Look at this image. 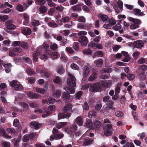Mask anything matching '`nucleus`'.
Instances as JSON below:
<instances>
[{"label": "nucleus", "mask_w": 147, "mask_h": 147, "mask_svg": "<svg viewBox=\"0 0 147 147\" xmlns=\"http://www.w3.org/2000/svg\"><path fill=\"white\" fill-rule=\"evenodd\" d=\"M90 87V90L91 92L98 90L100 89V85L98 83H96L93 85L90 84H86L83 86V88L85 89H87Z\"/></svg>", "instance_id": "1"}, {"label": "nucleus", "mask_w": 147, "mask_h": 147, "mask_svg": "<svg viewBox=\"0 0 147 147\" xmlns=\"http://www.w3.org/2000/svg\"><path fill=\"white\" fill-rule=\"evenodd\" d=\"M68 76L71 77L69 78L67 80V83L69 87H74L76 86V84L75 82L76 79L70 73H68Z\"/></svg>", "instance_id": "2"}, {"label": "nucleus", "mask_w": 147, "mask_h": 147, "mask_svg": "<svg viewBox=\"0 0 147 147\" xmlns=\"http://www.w3.org/2000/svg\"><path fill=\"white\" fill-rule=\"evenodd\" d=\"M132 45L138 49H141L144 47V43L142 40H139L134 41L133 42Z\"/></svg>", "instance_id": "3"}, {"label": "nucleus", "mask_w": 147, "mask_h": 147, "mask_svg": "<svg viewBox=\"0 0 147 147\" xmlns=\"http://www.w3.org/2000/svg\"><path fill=\"white\" fill-rule=\"evenodd\" d=\"M48 111L44 108L40 109L38 110H35L36 112L38 111L40 113L42 114V116L43 118L46 117L51 114L50 112Z\"/></svg>", "instance_id": "4"}, {"label": "nucleus", "mask_w": 147, "mask_h": 147, "mask_svg": "<svg viewBox=\"0 0 147 147\" xmlns=\"http://www.w3.org/2000/svg\"><path fill=\"white\" fill-rule=\"evenodd\" d=\"M62 96L65 102H70L72 100V97L68 92H63Z\"/></svg>", "instance_id": "5"}, {"label": "nucleus", "mask_w": 147, "mask_h": 147, "mask_svg": "<svg viewBox=\"0 0 147 147\" xmlns=\"http://www.w3.org/2000/svg\"><path fill=\"white\" fill-rule=\"evenodd\" d=\"M78 41L82 46L86 45L88 42V38L86 36H83L79 38Z\"/></svg>", "instance_id": "6"}, {"label": "nucleus", "mask_w": 147, "mask_h": 147, "mask_svg": "<svg viewBox=\"0 0 147 147\" xmlns=\"http://www.w3.org/2000/svg\"><path fill=\"white\" fill-rule=\"evenodd\" d=\"M112 130V126L111 124H108L106 130L104 132V135L106 136L111 135V131Z\"/></svg>", "instance_id": "7"}, {"label": "nucleus", "mask_w": 147, "mask_h": 147, "mask_svg": "<svg viewBox=\"0 0 147 147\" xmlns=\"http://www.w3.org/2000/svg\"><path fill=\"white\" fill-rule=\"evenodd\" d=\"M127 19L129 21L133 22L136 25H140L141 23V22L140 20L135 19L131 17H127Z\"/></svg>", "instance_id": "8"}, {"label": "nucleus", "mask_w": 147, "mask_h": 147, "mask_svg": "<svg viewBox=\"0 0 147 147\" xmlns=\"http://www.w3.org/2000/svg\"><path fill=\"white\" fill-rule=\"evenodd\" d=\"M21 32L25 35L28 36L30 35L32 32L31 29L28 27H26L22 29Z\"/></svg>", "instance_id": "9"}, {"label": "nucleus", "mask_w": 147, "mask_h": 147, "mask_svg": "<svg viewBox=\"0 0 147 147\" xmlns=\"http://www.w3.org/2000/svg\"><path fill=\"white\" fill-rule=\"evenodd\" d=\"M112 82L111 80L104 81L102 82V86L105 87H109L112 84Z\"/></svg>", "instance_id": "10"}, {"label": "nucleus", "mask_w": 147, "mask_h": 147, "mask_svg": "<svg viewBox=\"0 0 147 147\" xmlns=\"http://www.w3.org/2000/svg\"><path fill=\"white\" fill-rule=\"evenodd\" d=\"M70 114L69 113H67L66 115L64 113H62L59 114L58 115V120L60 119H63L65 118H68L70 116Z\"/></svg>", "instance_id": "11"}, {"label": "nucleus", "mask_w": 147, "mask_h": 147, "mask_svg": "<svg viewBox=\"0 0 147 147\" xmlns=\"http://www.w3.org/2000/svg\"><path fill=\"white\" fill-rule=\"evenodd\" d=\"M72 108V106L71 104L68 103L62 108V110L64 112H68L71 111Z\"/></svg>", "instance_id": "12"}, {"label": "nucleus", "mask_w": 147, "mask_h": 147, "mask_svg": "<svg viewBox=\"0 0 147 147\" xmlns=\"http://www.w3.org/2000/svg\"><path fill=\"white\" fill-rule=\"evenodd\" d=\"M75 122L79 126H82L83 124V119L80 116H78L76 118Z\"/></svg>", "instance_id": "13"}, {"label": "nucleus", "mask_w": 147, "mask_h": 147, "mask_svg": "<svg viewBox=\"0 0 147 147\" xmlns=\"http://www.w3.org/2000/svg\"><path fill=\"white\" fill-rule=\"evenodd\" d=\"M98 17L103 22L107 21L108 18V17L107 15L102 14H98Z\"/></svg>", "instance_id": "14"}, {"label": "nucleus", "mask_w": 147, "mask_h": 147, "mask_svg": "<svg viewBox=\"0 0 147 147\" xmlns=\"http://www.w3.org/2000/svg\"><path fill=\"white\" fill-rule=\"evenodd\" d=\"M107 106L105 107L106 110H109L111 109L114 105V102L112 100H109L107 103Z\"/></svg>", "instance_id": "15"}, {"label": "nucleus", "mask_w": 147, "mask_h": 147, "mask_svg": "<svg viewBox=\"0 0 147 147\" xmlns=\"http://www.w3.org/2000/svg\"><path fill=\"white\" fill-rule=\"evenodd\" d=\"M24 18V22L23 24L24 25H27L29 23V18L28 15L26 13H24L23 14Z\"/></svg>", "instance_id": "16"}, {"label": "nucleus", "mask_w": 147, "mask_h": 147, "mask_svg": "<svg viewBox=\"0 0 147 147\" xmlns=\"http://www.w3.org/2000/svg\"><path fill=\"white\" fill-rule=\"evenodd\" d=\"M133 11L134 12L133 13L136 16H143L145 15L141 12V10L139 9L135 8L133 9Z\"/></svg>", "instance_id": "17"}, {"label": "nucleus", "mask_w": 147, "mask_h": 147, "mask_svg": "<svg viewBox=\"0 0 147 147\" xmlns=\"http://www.w3.org/2000/svg\"><path fill=\"white\" fill-rule=\"evenodd\" d=\"M30 125L34 127L36 129H38L41 126V124L35 122H32L30 123Z\"/></svg>", "instance_id": "18"}, {"label": "nucleus", "mask_w": 147, "mask_h": 147, "mask_svg": "<svg viewBox=\"0 0 147 147\" xmlns=\"http://www.w3.org/2000/svg\"><path fill=\"white\" fill-rule=\"evenodd\" d=\"M27 95L28 97L32 98H35L40 97V96L36 95L34 92H28Z\"/></svg>", "instance_id": "19"}, {"label": "nucleus", "mask_w": 147, "mask_h": 147, "mask_svg": "<svg viewBox=\"0 0 147 147\" xmlns=\"http://www.w3.org/2000/svg\"><path fill=\"white\" fill-rule=\"evenodd\" d=\"M10 23V21L9 20L7 21L5 23V24L7 25V29L9 30H11L15 28V25L13 24H9Z\"/></svg>", "instance_id": "20"}, {"label": "nucleus", "mask_w": 147, "mask_h": 147, "mask_svg": "<svg viewBox=\"0 0 147 147\" xmlns=\"http://www.w3.org/2000/svg\"><path fill=\"white\" fill-rule=\"evenodd\" d=\"M103 62V60L100 59L94 61V63L96 65L97 67H100L102 66Z\"/></svg>", "instance_id": "21"}, {"label": "nucleus", "mask_w": 147, "mask_h": 147, "mask_svg": "<svg viewBox=\"0 0 147 147\" xmlns=\"http://www.w3.org/2000/svg\"><path fill=\"white\" fill-rule=\"evenodd\" d=\"M119 92H109V94L111 96H112V98L113 99L115 100L117 99L118 98Z\"/></svg>", "instance_id": "22"}, {"label": "nucleus", "mask_w": 147, "mask_h": 147, "mask_svg": "<svg viewBox=\"0 0 147 147\" xmlns=\"http://www.w3.org/2000/svg\"><path fill=\"white\" fill-rule=\"evenodd\" d=\"M92 142V140H90L89 138H86L85 140V141L83 143V145L86 146L91 143Z\"/></svg>", "instance_id": "23"}, {"label": "nucleus", "mask_w": 147, "mask_h": 147, "mask_svg": "<svg viewBox=\"0 0 147 147\" xmlns=\"http://www.w3.org/2000/svg\"><path fill=\"white\" fill-rule=\"evenodd\" d=\"M88 116L90 118H94L96 117V113L94 111H90L89 112Z\"/></svg>", "instance_id": "24"}, {"label": "nucleus", "mask_w": 147, "mask_h": 147, "mask_svg": "<svg viewBox=\"0 0 147 147\" xmlns=\"http://www.w3.org/2000/svg\"><path fill=\"white\" fill-rule=\"evenodd\" d=\"M103 56L102 52L101 51H99L96 52L94 54V55L93 56L94 58L98 56V57H102Z\"/></svg>", "instance_id": "25"}, {"label": "nucleus", "mask_w": 147, "mask_h": 147, "mask_svg": "<svg viewBox=\"0 0 147 147\" xmlns=\"http://www.w3.org/2000/svg\"><path fill=\"white\" fill-rule=\"evenodd\" d=\"M90 70L88 67H86L84 69L83 75L84 76L86 77L88 75Z\"/></svg>", "instance_id": "26"}, {"label": "nucleus", "mask_w": 147, "mask_h": 147, "mask_svg": "<svg viewBox=\"0 0 147 147\" xmlns=\"http://www.w3.org/2000/svg\"><path fill=\"white\" fill-rule=\"evenodd\" d=\"M39 10L41 13H43L47 12V9L46 7L45 6H42L39 8Z\"/></svg>", "instance_id": "27"}, {"label": "nucleus", "mask_w": 147, "mask_h": 147, "mask_svg": "<svg viewBox=\"0 0 147 147\" xmlns=\"http://www.w3.org/2000/svg\"><path fill=\"white\" fill-rule=\"evenodd\" d=\"M111 72V69L110 68H102L100 71V72L101 74H103L104 73H109Z\"/></svg>", "instance_id": "28"}, {"label": "nucleus", "mask_w": 147, "mask_h": 147, "mask_svg": "<svg viewBox=\"0 0 147 147\" xmlns=\"http://www.w3.org/2000/svg\"><path fill=\"white\" fill-rule=\"evenodd\" d=\"M117 4L120 11H122L123 10V3L121 1L118 0L117 1Z\"/></svg>", "instance_id": "29"}, {"label": "nucleus", "mask_w": 147, "mask_h": 147, "mask_svg": "<svg viewBox=\"0 0 147 147\" xmlns=\"http://www.w3.org/2000/svg\"><path fill=\"white\" fill-rule=\"evenodd\" d=\"M18 81L17 80H12L10 83V85L14 89L15 88L16 86L18 84Z\"/></svg>", "instance_id": "30"}, {"label": "nucleus", "mask_w": 147, "mask_h": 147, "mask_svg": "<svg viewBox=\"0 0 147 147\" xmlns=\"http://www.w3.org/2000/svg\"><path fill=\"white\" fill-rule=\"evenodd\" d=\"M8 16L6 15L3 16L0 15V21L5 22L8 19Z\"/></svg>", "instance_id": "31"}, {"label": "nucleus", "mask_w": 147, "mask_h": 147, "mask_svg": "<svg viewBox=\"0 0 147 147\" xmlns=\"http://www.w3.org/2000/svg\"><path fill=\"white\" fill-rule=\"evenodd\" d=\"M121 28V25L120 24L117 23L112 27V29L118 31Z\"/></svg>", "instance_id": "32"}, {"label": "nucleus", "mask_w": 147, "mask_h": 147, "mask_svg": "<svg viewBox=\"0 0 147 147\" xmlns=\"http://www.w3.org/2000/svg\"><path fill=\"white\" fill-rule=\"evenodd\" d=\"M52 59H57L59 57V55L57 52L55 51L52 53Z\"/></svg>", "instance_id": "33"}, {"label": "nucleus", "mask_w": 147, "mask_h": 147, "mask_svg": "<svg viewBox=\"0 0 147 147\" xmlns=\"http://www.w3.org/2000/svg\"><path fill=\"white\" fill-rule=\"evenodd\" d=\"M72 9L73 11H80L82 10L81 7L79 5H77L72 7Z\"/></svg>", "instance_id": "34"}, {"label": "nucleus", "mask_w": 147, "mask_h": 147, "mask_svg": "<svg viewBox=\"0 0 147 147\" xmlns=\"http://www.w3.org/2000/svg\"><path fill=\"white\" fill-rule=\"evenodd\" d=\"M56 107L54 105H51L49 106L48 108V111L50 112L51 114L52 111L55 110Z\"/></svg>", "instance_id": "35"}, {"label": "nucleus", "mask_w": 147, "mask_h": 147, "mask_svg": "<svg viewBox=\"0 0 147 147\" xmlns=\"http://www.w3.org/2000/svg\"><path fill=\"white\" fill-rule=\"evenodd\" d=\"M70 17L69 16H65L63 18L61 19L62 22L65 23L69 21Z\"/></svg>", "instance_id": "36"}, {"label": "nucleus", "mask_w": 147, "mask_h": 147, "mask_svg": "<svg viewBox=\"0 0 147 147\" xmlns=\"http://www.w3.org/2000/svg\"><path fill=\"white\" fill-rule=\"evenodd\" d=\"M55 102V99L51 97H49L47 102V104L49 105L51 104H53Z\"/></svg>", "instance_id": "37"}, {"label": "nucleus", "mask_w": 147, "mask_h": 147, "mask_svg": "<svg viewBox=\"0 0 147 147\" xmlns=\"http://www.w3.org/2000/svg\"><path fill=\"white\" fill-rule=\"evenodd\" d=\"M2 146L3 147H9L10 146V143L6 141H3L1 143Z\"/></svg>", "instance_id": "38"}, {"label": "nucleus", "mask_w": 147, "mask_h": 147, "mask_svg": "<svg viewBox=\"0 0 147 147\" xmlns=\"http://www.w3.org/2000/svg\"><path fill=\"white\" fill-rule=\"evenodd\" d=\"M23 88V86L21 84H18L14 89L17 91H20Z\"/></svg>", "instance_id": "39"}, {"label": "nucleus", "mask_w": 147, "mask_h": 147, "mask_svg": "<svg viewBox=\"0 0 147 147\" xmlns=\"http://www.w3.org/2000/svg\"><path fill=\"white\" fill-rule=\"evenodd\" d=\"M121 144H123V147H129V143L126 140H121L120 142Z\"/></svg>", "instance_id": "40"}, {"label": "nucleus", "mask_w": 147, "mask_h": 147, "mask_svg": "<svg viewBox=\"0 0 147 147\" xmlns=\"http://www.w3.org/2000/svg\"><path fill=\"white\" fill-rule=\"evenodd\" d=\"M108 22L111 26H113L116 23L115 20L114 19H109L108 20Z\"/></svg>", "instance_id": "41"}, {"label": "nucleus", "mask_w": 147, "mask_h": 147, "mask_svg": "<svg viewBox=\"0 0 147 147\" xmlns=\"http://www.w3.org/2000/svg\"><path fill=\"white\" fill-rule=\"evenodd\" d=\"M16 10L20 12H22L23 11V7L20 4L18 5L16 7Z\"/></svg>", "instance_id": "42"}, {"label": "nucleus", "mask_w": 147, "mask_h": 147, "mask_svg": "<svg viewBox=\"0 0 147 147\" xmlns=\"http://www.w3.org/2000/svg\"><path fill=\"white\" fill-rule=\"evenodd\" d=\"M1 134L2 136L5 138L10 139L11 138V136L8 135L5 133V131L4 130H3L2 131Z\"/></svg>", "instance_id": "43"}, {"label": "nucleus", "mask_w": 147, "mask_h": 147, "mask_svg": "<svg viewBox=\"0 0 147 147\" xmlns=\"http://www.w3.org/2000/svg\"><path fill=\"white\" fill-rule=\"evenodd\" d=\"M21 47L24 49H27L28 48V44L25 42H21Z\"/></svg>", "instance_id": "44"}, {"label": "nucleus", "mask_w": 147, "mask_h": 147, "mask_svg": "<svg viewBox=\"0 0 147 147\" xmlns=\"http://www.w3.org/2000/svg\"><path fill=\"white\" fill-rule=\"evenodd\" d=\"M32 25L33 26H37L40 24L38 20H33L31 22Z\"/></svg>", "instance_id": "45"}, {"label": "nucleus", "mask_w": 147, "mask_h": 147, "mask_svg": "<svg viewBox=\"0 0 147 147\" xmlns=\"http://www.w3.org/2000/svg\"><path fill=\"white\" fill-rule=\"evenodd\" d=\"M65 69L62 66L58 68L57 70V72L59 74H63L65 72Z\"/></svg>", "instance_id": "46"}, {"label": "nucleus", "mask_w": 147, "mask_h": 147, "mask_svg": "<svg viewBox=\"0 0 147 147\" xmlns=\"http://www.w3.org/2000/svg\"><path fill=\"white\" fill-rule=\"evenodd\" d=\"M21 42L20 41H14L12 43V45L13 47L20 46Z\"/></svg>", "instance_id": "47"}, {"label": "nucleus", "mask_w": 147, "mask_h": 147, "mask_svg": "<svg viewBox=\"0 0 147 147\" xmlns=\"http://www.w3.org/2000/svg\"><path fill=\"white\" fill-rule=\"evenodd\" d=\"M50 48L52 50L55 51L57 49L58 47L56 44L53 43L50 46Z\"/></svg>", "instance_id": "48"}, {"label": "nucleus", "mask_w": 147, "mask_h": 147, "mask_svg": "<svg viewBox=\"0 0 147 147\" xmlns=\"http://www.w3.org/2000/svg\"><path fill=\"white\" fill-rule=\"evenodd\" d=\"M96 77V75L95 74H91L88 78L89 81H93L95 80Z\"/></svg>", "instance_id": "49"}, {"label": "nucleus", "mask_w": 147, "mask_h": 147, "mask_svg": "<svg viewBox=\"0 0 147 147\" xmlns=\"http://www.w3.org/2000/svg\"><path fill=\"white\" fill-rule=\"evenodd\" d=\"M63 134H55V138L57 139H59L62 138L63 136Z\"/></svg>", "instance_id": "50"}, {"label": "nucleus", "mask_w": 147, "mask_h": 147, "mask_svg": "<svg viewBox=\"0 0 147 147\" xmlns=\"http://www.w3.org/2000/svg\"><path fill=\"white\" fill-rule=\"evenodd\" d=\"M48 24L50 27L52 28L57 27L58 26V25L56 23H53L51 22H49Z\"/></svg>", "instance_id": "51"}, {"label": "nucleus", "mask_w": 147, "mask_h": 147, "mask_svg": "<svg viewBox=\"0 0 147 147\" xmlns=\"http://www.w3.org/2000/svg\"><path fill=\"white\" fill-rule=\"evenodd\" d=\"M86 125L88 128L91 127L92 125V121L91 120H88L86 123Z\"/></svg>", "instance_id": "52"}, {"label": "nucleus", "mask_w": 147, "mask_h": 147, "mask_svg": "<svg viewBox=\"0 0 147 147\" xmlns=\"http://www.w3.org/2000/svg\"><path fill=\"white\" fill-rule=\"evenodd\" d=\"M115 115L118 117H121L123 115V113L121 111H117L115 113Z\"/></svg>", "instance_id": "53"}, {"label": "nucleus", "mask_w": 147, "mask_h": 147, "mask_svg": "<svg viewBox=\"0 0 147 147\" xmlns=\"http://www.w3.org/2000/svg\"><path fill=\"white\" fill-rule=\"evenodd\" d=\"M87 32L86 31H80L78 34L79 36L82 37L83 36H84L87 34Z\"/></svg>", "instance_id": "54"}, {"label": "nucleus", "mask_w": 147, "mask_h": 147, "mask_svg": "<svg viewBox=\"0 0 147 147\" xmlns=\"http://www.w3.org/2000/svg\"><path fill=\"white\" fill-rule=\"evenodd\" d=\"M146 61L145 59L144 58H141L138 61V63L139 64H142Z\"/></svg>", "instance_id": "55"}, {"label": "nucleus", "mask_w": 147, "mask_h": 147, "mask_svg": "<svg viewBox=\"0 0 147 147\" xmlns=\"http://www.w3.org/2000/svg\"><path fill=\"white\" fill-rule=\"evenodd\" d=\"M119 45H115L113 47V49L114 51H117L121 48Z\"/></svg>", "instance_id": "56"}, {"label": "nucleus", "mask_w": 147, "mask_h": 147, "mask_svg": "<svg viewBox=\"0 0 147 147\" xmlns=\"http://www.w3.org/2000/svg\"><path fill=\"white\" fill-rule=\"evenodd\" d=\"M13 50L14 51L19 53H21L22 51V50L21 48L18 47L14 48Z\"/></svg>", "instance_id": "57"}, {"label": "nucleus", "mask_w": 147, "mask_h": 147, "mask_svg": "<svg viewBox=\"0 0 147 147\" xmlns=\"http://www.w3.org/2000/svg\"><path fill=\"white\" fill-rule=\"evenodd\" d=\"M77 27L80 29H84L86 28V26L85 25L81 23L78 24L77 25Z\"/></svg>", "instance_id": "58"}, {"label": "nucleus", "mask_w": 147, "mask_h": 147, "mask_svg": "<svg viewBox=\"0 0 147 147\" xmlns=\"http://www.w3.org/2000/svg\"><path fill=\"white\" fill-rule=\"evenodd\" d=\"M71 67L74 69L78 70L79 68L78 66L75 63H72L71 65Z\"/></svg>", "instance_id": "59"}, {"label": "nucleus", "mask_w": 147, "mask_h": 147, "mask_svg": "<svg viewBox=\"0 0 147 147\" xmlns=\"http://www.w3.org/2000/svg\"><path fill=\"white\" fill-rule=\"evenodd\" d=\"M29 105L30 107H32L34 108H36L38 106V105L36 102L30 103L29 104Z\"/></svg>", "instance_id": "60"}, {"label": "nucleus", "mask_w": 147, "mask_h": 147, "mask_svg": "<svg viewBox=\"0 0 147 147\" xmlns=\"http://www.w3.org/2000/svg\"><path fill=\"white\" fill-rule=\"evenodd\" d=\"M66 50L70 53H72L74 52L72 48L69 47H67L66 48Z\"/></svg>", "instance_id": "61"}, {"label": "nucleus", "mask_w": 147, "mask_h": 147, "mask_svg": "<svg viewBox=\"0 0 147 147\" xmlns=\"http://www.w3.org/2000/svg\"><path fill=\"white\" fill-rule=\"evenodd\" d=\"M139 27V26L138 25H136L134 24H131L130 26V28L131 29H135Z\"/></svg>", "instance_id": "62"}, {"label": "nucleus", "mask_w": 147, "mask_h": 147, "mask_svg": "<svg viewBox=\"0 0 147 147\" xmlns=\"http://www.w3.org/2000/svg\"><path fill=\"white\" fill-rule=\"evenodd\" d=\"M94 126L97 128H99L101 126V123L99 121H96L94 123Z\"/></svg>", "instance_id": "63"}, {"label": "nucleus", "mask_w": 147, "mask_h": 147, "mask_svg": "<svg viewBox=\"0 0 147 147\" xmlns=\"http://www.w3.org/2000/svg\"><path fill=\"white\" fill-rule=\"evenodd\" d=\"M20 105L22 106L24 109H27L28 107V105L27 104L24 102H20Z\"/></svg>", "instance_id": "64"}]
</instances>
